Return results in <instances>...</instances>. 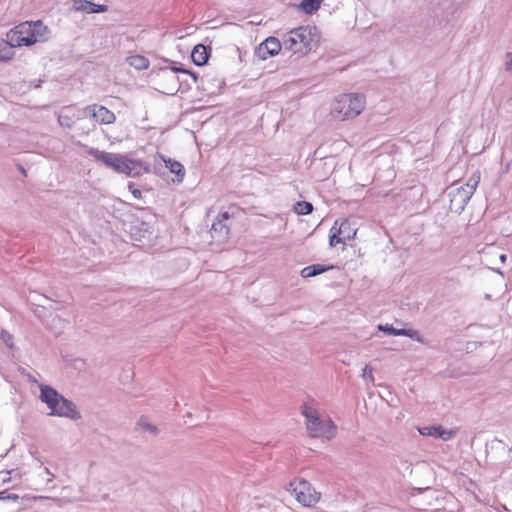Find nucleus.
Segmentation results:
<instances>
[{
	"instance_id": "f257e3e1",
	"label": "nucleus",
	"mask_w": 512,
	"mask_h": 512,
	"mask_svg": "<svg viewBox=\"0 0 512 512\" xmlns=\"http://www.w3.org/2000/svg\"><path fill=\"white\" fill-rule=\"evenodd\" d=\"M50 34V29L41 21H25L6 33L5 42L10 48L32 46L46 42Z\"/></svg>"
},
{
	"instance_id": "f03ea898",
	"label": "nucleus",
	"mask_w": 512,
	"mask_h": 512,
	"mask_svg": "<svg viewBox=\"0 0 512 512\" xmlns=\"http://www.w3.org/2000/svg\"><path fill=\"white\" fill-rule=\"evenodd\" d=\"M39 398L47 406L49 416L66 418L72 421H77L81 418V413L77 406L50 386H40Z\"/></svg>"
},
{
	"instance_id": "7ed1b4c3",
	"label": "nucleus",
	"mask_w": 512,
	"mask_h": 512,
	"mask_svg": "<svg viewBox=\"0 0 512 512\" xmlns=\"http://www.w3.org/2000/svg\"><path fill=\"white\" fill-rule=\"evenodd\" d=\"M366 107V98L358 93H343L334 98L330 107L331 116L339 121L358 117Z\"/></svg>"
},
{
	"instance_id": "20e7f679",
	"label": "nucleus",
	"mask_w": 512,
	"mask_h": 512,
	"mask_svg": "<svg viewBox=\"0 0 512 512\" xmlns=\"http://www.w3.org/2000/svg\"><path fill=\"white\" fill-rule=\"evenodd\" d=\"M302 414L306 420L307 431L312 437L330 440L336 435L335 424L329 417L321 414L314 405L305 404Z\"/></svg>"
},
{
	"instance_id": "39448f33",
	"label": "nucleus",
	"mask_w": 512,
	"mask_h": 512,
	"mask_svg": "<svg viewBox=\"0 0 512 512\" xmlns=\"http://www.w3.org/2000/svg\"><path fill=\"white\" fill-rule=\"evenodd\" d=\"M480 182V173H473L465 184L459 185L457 183L448 188V197L450 198V210L454 213L460 214L472 195L474 194Z\"/></svg>"
},
{
	"instance_id": "423d86ee",
	"label": "nucleus",
	"mask_w": 512,
	"mask_h": 512,
	"mask_svg": "<svg viewBox=\"0 0 512 512\" xmlns=\"http://www.w3.org/2000/svg\"><path fill=\"white\" fill-rule=\"evenodd\" d=\"M285 47L294 53L305 54L313 49L317 42L316 30L310 26H302L288 32L284 37Z\"/></svg>"
},
{
	"instance_id": "0eeeda50",
	"label": "nucleus",
	"mask_w": 512,
	"mask_h": 512,
	"mask_svg": "<svg viewBox=\"0 0 512 512\" xmlns=\"http://www.w3.org/2000/svg\"><path fill=\"white\" fill-rule=\"evenodd\" d=\"M290 490L298 503L304 507H312L320 500V493L306 480H295L290 483Z\"/></svg>"
},
{
	"instance_id": "6e6552de",
	"label": "nucleus",
	"mask_w": 512,
	"mask_h": 512,
	"mask_svg": "<svg viewBox=\"0 0 512 512\" xmlns=\"http://www.w3.org/2000/svg\"><path fill=\"white\" fill-rule=\"evenodd\" d=\"M357 228L348 219H338L329 231V245L336 247L339 244L345 245L355 238Z\"/></svg>"
},
{
	"instance_id": "1a4fd4ad",
	"label": "nucleus",
	"mask_w": 512,
	"mask_h": 512,
	"mask_svg": "<svg viewBox=\"0 0 512 512\" xmlns=\"http://www.w3.org/2000/svg\"><path fill=\"white\" fill-rule=\"evenodd\" d=\"M89 155H91L95 160L103 163L106 167L112 169L117 173H121L122 164L124 161L125 155L116 154L98 150L96 148L88 149Z\"/></svg>"
},
{
	"instance_id": "9d476101",
	"label": "nucleus",
	"mask_w": 512,
	"mask_h": 512,
	"mask_svg": "<svg viewBox=\"0 0 512 512\" xmlns=\"http://www.w3.org/2000/svg\"><path fill=\"white\" fill-rule=\"evenodd\" d=\"M86 117L94 119L99 124H112L116 120L115 114L108 108L98 104L88 105L83 109Z\"/></svg>"
},
{
	"instance_id": "9b49d317",
	"label": "nucleus",
	"mask_w": 512,
	"mask_h": 512,
	"mask_svg": "<svg viewBox=\"0 0 512 512\" xmlns=\"http://www.w3.org/2000/svg\"><path fill=\"white\" fill-rule=\"evenodd\" d=\"M281 42L276 37H268L261 42L255 50V55L259 60H266L276 56L281 51Z\"/></svg>"
},
{
	"instance_id": "f8f14e48",
	"label": "nucleus",
	"mask_w": 512,
	"mask_h": 512,
	"mask_svg": "<svg viewBox=\"0 0 512 512\" xmlns=\"http://www.w3.org/2000/svg\"><path fill=\"white\" fill-rule=\"evenodd\" d=\"M149 172V167L139 159H133L125 155L120 174H125L128 177H138L144 173Z\"/></svg>"
},
{
	"instance_id": "ddd939ff",
	"label": "nucleus",
	"mask_w": 512,
	"mask_h": 512,
	"mask_svg": "<svg viewBox=\"0 0 512 512\" xmlns=\"http://www.w3.org/2000/svg\"><path fill=\"white\" fill-rule=\"evenodd\" d=\"M130 234L134 240L141 242L151 237L153 234V227L148 221L136 219L130 226Z\"/></svg>"
},
{
	"instance_id": "4468645a",
	"label": "nucleus",
	"mask_w": 512,
	"mask_h": 512,
	"mask_svg": "<svg viewBox=\"0 0 512 512\" xmlns=\"http://www.w3.org/2000/svg\"><path fill=\"white\" fill-rule=\"evenodd\" d=\"M156 159L161 160L165 164V167L175 175V178L172 180L173 183L180 184L183 182L186 173L184 166L180 162L162 154H158Z\"/></svg>"
},
{
	"instance_id": "2eb2a0df",
	"label": "nucleus",
	"mask_w": 512,
	"mask_h": 512,
	"mask_svg": "<svg viewBox=\"0 0 512 512\" xmlns=\"http://www.w3.org/2000/svg\"><path fill=\"white\" fill-rule=\"evenodd\" d=\"M378 330L383 331L389 335L393 336H406L417 342L423 343V338L417 330L414 329H396L391 325H378Z\"/></svg>"
},
{
	"instance_id": "dca6fc26",
	"label": "nucleus",
	"mask_w": 512,
	"mask_h": 512,
	"mask_svg": "<svg viewBox=\"0 0 512 512\" xmlns=\"http://www.w3.org/2000/svg\"><path fill=\"white\" fill-rule=\"evenodd\" d=\"M418 431L423 436L441 438L444 441L450 440L454 435L453 431L445 430L441 426H425L419 428Z\"/></svg>"
},
{
	"instance_id": "f3484780",
	"label": "nucleus",
	"mask_w": 512,
	"mask_h": 512,
	"mask_svg": "<svg viewBox=\"0 0 512 512\" xmlns=\"http://www.w3.org/2000/svg\"><path fill=\"white\" fill-rule=\"evenodd\" d=\"M78 118L76 111L71 107L63 108L57 116L59 125L68 129L73 127Z\"/></svg>"
},
{
	"instance_id": "a211bd4d",
	"label": "nucleus",
	"mask_w": 512,
	"mask_h": 512,
	"mask_svg": "<svg viewBox=\"0 0 512 512\" xmlns=\"http://www.w3.org/2000/svg\"><path fill=\"white\" fill-rule=\"evenodd\" d=\"M74 9L77 11H83L86 13H99L105 12L107 10V6L105 5H96L90 1L86 0H78L74 2Z\"/></svg>"
},
{
	"instance_id": "6ab92c4d",
	"label": "nucleus",
	"mask_w": 512,
	"mask_h": 512,
	"mask_svg": "<svg viewBox=\"0 0 512 512\" xmlns=\"http://www.w3.org/2000/svg\"><path fill=\"white\" fill-rule=\"evenodd\" d=\"M136 430L139 433L148 434V435H157L159 433L158 427L150 421L148 417L142 416L138 419L136 423Z\"/></svg>"
},
{
	"instance_id": "aec40b11",
	"label": "nucleus",
	"mask_w": 512,
	"mask_h": 512,
	"mask_svg": "<svg viewBox=\"0 0 512 512\" xmlns=\"http://www.w3.org/2000/svg\"><path fill=\"white\" fill-rule=\"evenodd\" d=\"M191 58L196 65H204L208 60L207 48L202 44L196 45L192 51Z\"/></svg>"
},
{
	"instance_id": "412c9836",
	"label": "nucleus",
	"mask_w": 512,
	"mask_h": 512,
	"mask_svg": "<svg viewBox=\"0 0 512 512\" xmlns=\"http://www.w3.org/2000/svg\"><path fill=\"white\" fill-rule=\"evenodd\" d=\"M127 64L136 70H146L150 61L143 55H131L126 58Z\"/></svg>"
},
{
	"instance_id": "4be33fe9",
	"label": "nucleus",
	"mask_w": 512,
	"mask_h": 512,
	"mask_svg": "<svg viewBox=\"0 0 512 512\" xmlns=\"http://www.w3.org/2000/svg\"><path fill=\"white\" fill-rule=\"evenodd\" d=\"M329 269V267H325V266H322V265H311V266H307L305 268H303L300 272V275L303 277V278H310V277H314V276H317L325 271H327Z\"/></svg>"
},
{
	"instance_id": "5701e85b",
	"label": "nucleus",
	"mask_w": 512,
	"mask_h": 512,
	"mask_svg": "<svg viewBox=\"0 0 512 512\" xmlns=\"http://www.w3.org/2000/svg\"><path fill=\"white\" fill-rule=\"evenodd\" d=\"M21 473L18 469L0 471V483H8L13 479H20Z\"/></svg>"
},
{
	"instance_id": "b1692460",
	"label": "nucleus",
	"mask_w": 512,
	"mask_h": 512,
	"mask_svg": "<svg viewBox=\"0 0 512 512\" xmlns=\"http://www.w3.org/2000/svg\"><path fill=\"white\" fill-rule=\"evenodd\" d=\"M322 0H302L300 8L306 13H312L319 9Z\"/></svg>"
},
{
	"instance_id": "393cba45",
	"label": "nucleus",
	"mask_w": 512,
	"mask_h": 512,
	"mask_svg": "<svg viewBox=\"0 0 512 512\" xmlns=\"http://www.w3.org/2000/svg\"><path fill=\"white\" fill-rule=\"evenodd\" d=\"M313 210V205L310 202L300 201L294 205V212L298 215L310 214Z\"/></svg>"
},
{
	"instance_id": "a878e982",
	"label": "nucleus",
	"mask_w": 512,
	"mask_h": 512,
	"mask_svg": "<svg viewBox=\"0 0 512 512\" xmlns=\"http://www.w3.org/2000/svg\"><path fill=\"white\" fill-rule=\"evenodd\" d=\"M47 325L55 333H59L65 326V320L58 316H52L51 320L47 321Z\"/></svg>"
},
{
	"instance_id": "bb28decb",
	"label": "nucleus",
	"mask_w": 512,
	"mask_h": 512,
	"mask_svg": "<svg viewBox=\"0 0 512 512\" xmlns=\"http://www.w3.org/2000/svg\"><path fill=\"white\" fill-rule=\"evenodd\" d=\"M373 368L372 366L370 365H365L364 368L362 369V373H361V377L369 382V383H374V375H373Z\"/></svg>"
},
{
	"instance_id": "cd10ccee",
	"label": "nucleus",
	"mask_w": 512,
	"mask_h": 512,
	"mask_svg": "<svg viewBox=\"0 0 512 512\" xmlns=\"http://www.w3.org/2000/svg\"><path fill=\"white\" fill-rule=\"evenodd\" d=\"M213 232H220L224 237L228 234V227L221 220H216L212 225Z\"/></svg>"
},
{
	"instance_id": "c85d7f7f",
	"label": "nucleus",
	"mask_w": 512,
	"mask_h": 512,
	"mask_svg": "<svg viewBox=\"0 0 512 512\" xmlns=\"http://www.w3.org/2000/svg\"><path fill=\"white\" fill-rule=\"evenodd\" d=\"M14 53L8 49H0V62H7L12 60Z\"/></svg>"
},
{
	"instance_id": "c756f323",
	"label": "nucleus",
	"mask_w": 512,
	"mask_h": 512,
	"mask_svg": "<svg viewBox=\"0 0 512 512\" xmlns=\"http://www.w3.org/2000/svg\"><path fill=\"white\" fill-rule=\"evenodd\" d=\"M19 496L17 494L7 493L5 491L0 492V500H7V501H18Z\"/></svg>"
},
{
	"instance_id": "7c9ffc66",
	"label": "nucleus",
	"mask_w": 512,
	"mask_h": 512,
	"mask_svg": "<svg viewBox=\"0 0 512 512\" xmlns=\"http://www.w3.org/2000/svg\"><path fill=\"white\" fill-rule=\"evenodd\" d=\"M1 339L5 342V344L7 346L12 347V345H13L12 336L8 332L2 331L1 332Z\"/></svg>"
},
{
	"instance_id": "2f4dec72",
	"label": "nucleus",
	"mask_w": 512,
	"mask_h": 512,
	"mask_svg": "<svg viewBox=\"0 0 512 512\" xmlns=\"http://www.w3.org/2000/svg\"><path fill=\"white\" fill-rule=\"evenodd\" d=\"M129 190L131 191L134 198L139 199L141 198V191L138 188H135L132 183L129 184Z\"/></svg>"
},
{
	"instance_id": "473e14b6",
	"label": "nucleus",
	"mask_w": 512,
	"mask_h": 512,
	"mask_svg": "<svg viewBox=\"0 0 512 512\" xmlns=\"http://www.w3.org/2000/svg\"><path fill=\"white\" fill-rule=\"evenodd\" d=\"M505 69L512 73V53L507 54V60L505 62Z\"/></svg>"
},
{
	"instance_id": "72a5a7b5",
	"label": "nucleus",
	"mask_w": 512,
	"mask_h": 512,
	"mask_svg": "<svg viewBox=\"0 0 512 512\" xmlns=\"http://www.w3.org/2000/svg\"><path fill=\"white\" fill-rule=\"evenodd\" d=\"M229 215L227 212L220 213L217 217V220H221L222 222L228 220Z\"/></svg>"
},
{
	"instance_id": "f704fd0d",
	"label": "nucleus",
	"mask_w": 512,
	"mask_h": 512,
	"mask_svg": "<svg viewBox=\"0 0 512 512\" xmlns=\"http://www.w3.org/2000/svg\"><path fill=\"white\" fill-rule=\"evenodd\" d=\"M34 500H44V499H48V497H44V496H35L33 497Z\"/></svg>"
},
{
	"instance_id": "c9c22d12",
	"label": "nucleus",
	"mask_w": 512,
	"mask_h": 512,
	"mask_svg": "<svg viewBox=\"0 0 512 512\" xmlns=\"http://www.w3.org/2000/svg\"><path fill=\"white\" fill-rule=\"evenodd\" d=\"M500 261H501L502 263H505V261H506V255H505V254H501V255H500Z\"/></svg>"
},
{
	"instance_id": "e433bc0d",
	"label": "nucleus",
	"mask_w": 512,
	"mask_h": 512,
	"mask_svg": "<svg viewBox=\"0 0 512 512\" xmlns=\"http://www.w3.org/2000/svg\"><path fill=\"white\" fill-rule=\"evenodd\" d=\"M44 472H45L47 475H49V476L53 477V475L51 474L50 470H49L47 467H45V468H44Z\"/></svg>"
}]
</instances>
